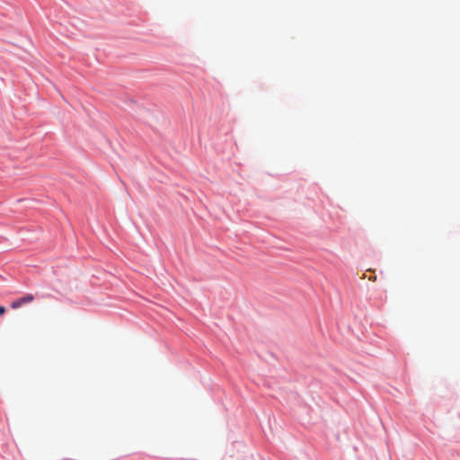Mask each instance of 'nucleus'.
<instances>
[{"label":"nucleus","mask_w":460,"mask_h":460,"mask_svg":"<svg viewBox=\"0 0 460 460\" xmlns=\"http://www.w3.org/2000/svg\"><path fill=\"white\" fill-rule=\"evenodd\" d=\"M34 299H35V297L32 294H26L25 296L13 300L11 303V308L18 309V308L22 307L23 305L30 304V303L33 302Z\"/></svg>","instance_id":"1"},{"label":"nucleus","mask_w":460,"mask_h":460,"mask_svg":"<svg viewBox=\"0 0 460 460\" xmlns=\"http://www.w3.org/2000/svg\"><path fill=\"white\" fill-rule=\"evenodd\" d=\"M5 313V308L0 305V315H3Z\"/></svg>","instance_id":"2"}]
</instances>
